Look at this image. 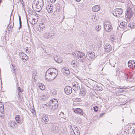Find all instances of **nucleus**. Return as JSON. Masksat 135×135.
Segmentation results:
<instances>
[{
  "instance_id": "nucleus-1",
  "label": "nucleus",
  "mask_w": 135,
  "mask_h": 135,
  "mask_svg": "<svg viewBox=\"0 0 135 135\" xmlns=\"http://www.w3.org/2000/svg\"><path fill=\"white\" fill-rule=\"evenodd\" d=\"M58 74V71L56 69L53 68H49L45 75V79L48 81H52L57 76Z\"/></svg>"
},
{
  "instance_id": "nucleus-2",
  "label": "nucleus",
  "mask_w": 135,
  "mask_h": 135,
  "mask_svg": "<svg viewBox=\"0 0 135 135\" xmlns=\"http://www.w3.org/2000/svg\"><path fill=\"white\" fill-rule=\"evenodd\" d=\"M58 105V102L55 99L51 100L48 103L43 104V107L46 109H50L54 110L57 108Z\"/></svg>"
},
{
  "instance_id": "nucleus-3",
  "label": "nucleus",
  "mask_w": 135,
  "mask_h": 135,
  "mask_svg": "<svg viewBox=\"0 0 135 135\" xmlns=\"http://www.w3.org/2000/svg\"><path fill=\"white\" fill-rule=\"evenodd\" d=\"M44 6L43 0H34L32 4V7L36 11H40Z\"/></svg>"
},
{
  "instance_id": "nucleus-4",
  "label": "nucleus",
  "mask_w": 135,
  "mask_h": 135,
  "mask_svg": "<svg viewBox=\"0 0 135 135\" xmlns=\"http://www.w3.org/2000/svg\"><path fill=\"white\" fill-rule=\"evenodd\" d=\"M77 55L80 62H83L86 59L85 54L82 52L78 51Z\"/></svg>"
},
{
  "instance_id": "nucleus-5",
  "label": "nucleus",
  "mask_w": 135,
  "mask_h": 135,
  "mask_svg": "<svg viewBox=\"0 0 135 135\" xmlns=\"http://www.w3.org/2000/svg\"><path fill=\"white\" fill-rule=\"evenodd\" d=\"M104 28L105 31L107 32H110L112 28L111 23L108 21L105 22L104 24Z\"/></svg>"
},
{
  "instance_id": "nucleus-6",
  "label": "nucleus",
  "mask_w": 135,
  "mask_h": 135,
  "mask_svg": "<svg viewBox=\"0 0 135 135\" xmlns=\"http://www.w3.org/2000/svg\"><path fill=\"white\" fill-rule=\"evenodd\" d=\"M55 33L52 32H46L44 34L43 36L45 38L51 39L55 38Z\"/></svg>"
},
{
  "instance_id": "nucleus-7",
  "label": "nucleus",
  "mask_w": 135,
  "mask_h": 135,
  "mask_svg": "<svg viewBox=\"0 0 135 135\" xmlns=\"http://www.w3.org/2000/svg\"><path fill=\"white\" fill-rule=\"evenodd\" d=\"M123 12V11L121 8H116L113 12V15L117 17H120Z\"/></svg>"
},
{
  "instance_id": "nucleus-8",
  "label": "nucleus",
  "mask_w": 135,
  "mask_h": 135,
  "mask_svg": "<svg viewBox=\"0 0 135 135\" xmlns=\"http://www.w3.org/2000/svg\"><path fill=\"white\" fill-rule=\"evenodd\" d=\"M86 57L87 59L89 60H93L95 58V53L90 52H88L87 53Z\"/></svg>"
},
{
  "instance_id": "nucleus-9",
  "label": "nucleus",
  "mask_w": 135,
  "mask_h": 135,
  "mask_svg": "<svg viewBox=\"0 0 135 135\" xmlns=\"http://www.w3.org/2000/svg\"><path fill=\"white\" fill-rule=\"evenodd\" d=\"M74 112L76 114H78L80 115H83L85 118L87 117L86 114L84 113L82 110L80 108H77L74 110Z\"/></svg>"
},
{
  "instance_id": "nucleus-10",
  "label": "nucleus",
  "mask_w": 135,
  "mask_h": 135,
  "mask_svg": "<svg viewBox=\"0 0 135 135\" xmlns=\"http://www.w3.org/2000/svg\"><path fill=\"white\" fill-rule=\"evenodd\" d=\"M18 125L15 122L12 121H10L8 123V126L10 128L13 129L17 128Z\"/></svg>"
},
{
  "instance_id": "nucleus-11",
  "label": "nucleus",
  "mask_w": 135,
  "mask_h": 135,
  "mask_svg": "<svg viewBox=\"0 0 135 135\" xmlns=\"http://www.w3.org/2000/svg\"><path fill=\"white\" fill-rule=\"evenodd\" d=\"M19 55L20 58H21L23 62L26 61L28 59V56L22 52H20Z\"/></svg>"
},
{
  "instance_id": "nucleus-12",
  "label": "nucleus",
  "mask_w": 135,
  "mask_h": 135,
  "mask_svg": "<svg viewBox=\"0 0 135 135\" xmlns=\"http://www.w3.org/2000/svg\"><path fill=\"white\" fill-rule=\"evenodd\" d=\"M51 129L53 132L55 133H58L59 130V128L56 125L53 123H51Z\"/></svg>"
},
{
  "instance_id": "nucleus-13",
  "label": "nucleus",
  "mask_w": 135,
  "mask_h": 135,
  "mask_svg": "<svg viewBox=\"0 0 135 135\" xmlns=\"http://www.w3.org/2000/svg\"><path fill=\"white\" fill-rule=\"evenodd\" d=\"M73 89L75 91L79 90L80 89V86L78 83L76 81L72 83Z\"/></svg>"
},
{
  "instance_id": "nucleus-14",
  "label": "nucleus",
  "mask_w": 135,
  "mask_h": 135,
  "mask_svg": "<svg viewBox=\"0 0 135 135\" xmlns=\"http://www.w3.org/2000/svg\"><path fill=\"white\" fill-rule=\"evenodd\" d=\"M104 47L105 51L109 52L112 50V47L108 43H105L104 45Z\"/></svg>"
},
{
  "instance_id": "nucleus-15",
  "label": "nucleus",
  "mask_w": 135,
  "mask_h": 135,
  "mask_svg": "<svg viewBox=\"0 0 135 135\" xmlns=\"http://www.w3.org/2000/svg\"><path fill=\"white\" fill-rule=\"evenodd\" d=\"M65 93L67 95H69L71 94L72 91V89L71 87L67 86H66L64 89Z\"/></svg>"
},
{
  "instance_id": "nucleus-16",
  "label": "nucleus",
  "mask_w": 135,
  "mask_h": 135,
  "mask_svg": "<svg viewBox=\"0 0 135 135\" xmlns=\"http://www.w3.org/2000/svg\"><path fill=\"white\" fill-rule=\"evenodd\" d=\"M61 71L65 75L68 76L70 73V71L69 69L65 67H64L62 69Z\"/></svg>"
},
{
  "instance_id": "nucleus-17",
  "label": "nucleus",
  "mask_w": 135,
  "mask_h": 135,
  "mask_svg": "<svg viewBox=\"0 0 135 135\" xmlns=\"http://www.w3.org/2000/svg\"><path fill=\"white\" fill-rule=\"evenodd\" d=\"M46 9L49 13H51L53 11V8L52 4H49L47 6Z\"/></svg>"
},
{
  "instance_id": "nucleus-18",
  "label": "nucleus",
  "mask_w": 135,
  "mask_h": 135,
  "mask_svg": "<svg viewBox=\"0 0 135 135\" xmlns=\"http://www.w3.org/2000/svg\"><path fill=\"white\" fill-rule=\"evenodd\" d=\"M119 26L123 28V29H124L125 31L129 30L128 28L126 29L127 27V23L126 22H123L121 23Z\"/></svg>"
},
{
  "instance_id": "nucleus-19",
  "label": "nucleus",
  "mask_w": 135,
  "mask_h": 135,
  "mask_svg": "<svg viewBox=\"0 0 135 135\" xmlns=\"http://www.w3.org/2000/svg\"><path fill=\"white\" fill-rule=\"evenodd\" d=\"M133 13L132 11L131 8H129L128 9V11L126 13V15L128 18H130L132 16Z\"/></svg>"
},
{
  "instance_id": "nucleus-20",
  "label": "nucleus",
  "mask_w": 135,
  "mask_h": 135,
  "mask_svg": "<svg viewBox=\"0 0 135 135\" xmlns=\"http://www.w3.org/2000/svg\"><path fill=\"white\" fill-rule=\"evenodd\" d=\"M42 119L44 121V123L46 124L49 121L48 116L45 114L43 115L42 116Z\"/></svg>"
},
{
  "instance_id": "nucleus-21",
  "label": "nucleus",
  "mask_w": 135,
  "mask_h": 135,
  "mask_svg": "<svg viewBox=\"0 0 135 135\" xmlns=\"http://www.w3.org/2000/svg\"><path fill=\"white\" fill-rule=\"evenodd\" d=\"M92 9L94 12H98L100 9V6L98 5H95L92 7Z\"/></svg>"
},
{
  "instance_id": "nucleus-22",
  "label": "nucleus",
  "mask_w": 135,
  "mask_h": 135,
  "mask_svg": "<svg viewBox=\"0 0 135 135\" xmlns=\"http://www.w3.org/2000/svg\"><path fill=\"white\" fill-rule=\"evenodd\" d=\"M4 107L3 105L2 104V103L0 102V112L1 114H3L4 112Z\"/></svg>"
},
{
  "instance_id": "nucleus-23",
  "label": "nucleus",
  "mask_w": 135,
  "mask_h": 135,
  "mask_svg": "<svg viewBox=\"0 0 135 135\" xmlns=\"http://www.w3.org/2000/svg\"><path fill=\"white\" fill-rule=\"evenodd\" d=\"M71 135H80L79 131L78 130H76L75 132L73 130L71 132Z\"/></svg>"
},
{
  "instance_id": "nucleus-24",
  "label": "nucleus",
  "mask_w": 135,
  "mask_h": 135,
  "mask_svg": "<svg viewBox=\"0 0 135 135\" xmlns=\"http://www.w3.org/2000/svg\"><path fill=\"white\" fill-rule=\"evenodd\" d=\"M15 119L17 123H20L21 121V119L20 118V115H16L15 117Z\"/></svg>"
},
{
  "instance_id": "nucleus-25",
  "label": "nucleus",
  "mask_w": 135,
  "mask_h": 135,
  "mask_svg": "<svg viewBox=\"0 0 135 135\" xmlns=\"http://www.w3.org/2000/svg\"><path fill=\"white\" fill-rule=\"evenodd\" d=\"M54 59L56 62L58 63H60L62 61L61 59L58 58L57 56L54 57Z\"/></svg>"
},
{
  "instance_id": "nucleus-26",
  "label": "nucleus",
  "mask_w": 135,
  "mask_h": 135,
  "mask_svg": "<svg viewBox=\"0 0 135 135\" xmlns=\"http://www.w3.org/2000/svg\"><path fill=\"white\" fill-rule=\"evenodd\" d=\"M86 90H85L82 89V90H81L80 91V94L81 96H84L86 93Z\"/></svg>"
},
{
  "instance_id": "nucleus-27",
  "label": "nucleus",
  "mask_w": 135,
  "mask_h": 135,
  "mask_svg": "<svg viewBox=\"0 0 135 135\" xmlns=\"http://www.w3.org/2000/svg\"><path fill=\"white\" fill-rule=\"evenodd\" d=\"M76 62H77L75 61H72L71 62V64L73 67L76 68L77 67V65L76 64Z\"/></svg>"
},
{
  "instance_id": "nucleus-28",
  "label": "nucleus",
  "mask_w": 135,
  "mask_h": 135,
  "mask_svg": "<svg viewBox=\"0 0 135 135\" xmlns=\"http://www.w3.org/2000/svg\"><path fill=\"white\" fill-rule=\"evenodd\" d=\"M11 68L13 72L15 73V72L16 71L15 66L12 64L11 65Z\"/></svg>"
},
{
  "instance_id": "nucleus-29",
  "label": "nucleus",
  "mask_w": 135,
  "mask_h": 135,
  "mask_svg": "<svg viewBox=\"0 0 135 135\" xmlns=\"http://www.w3.org/2000/svg\"><path fill=\"white\" fill-rule=\"evenodd\" d=\"M13 25H14L13 23ZM13 26H12V25H10L9 26L8 28L7 32H10V31H12V29L13 28Z\"/></svg>"
},
{
  "instance_id": "nucleus-30",
  "label": "nucleus",
  "mask_w": 135,
  "mask_h": 135,
  "mask_svg": "<svg viewBox=\"0 0 135 135\" xmlns=\"http://www.w3.org/2000/svg\"><path fill=\"white\" fill-rule=\"evenodd\" d=\"M44 25V24H42L41 25H39L40 26L39 27V28H40H40H39L38 29V31L41 32V31L42 30V29H43L45 27L44 26H42V25Z\"/></svg>"
},
{
  "instance_id": "nucleus-31",
  "label": "nucleus",
  "mask_w": 135,
  "mask_h": 135,
  "mask_svg": "<svg viewBox=\"0 0 135 135\" xmlns=\"http://www.w3.org/2000/svg\"><path fill=\"white\" fill-rule=\"evenodd\" d=\"M39 87L40 89L42 90H44L45 89V86L42 83L40 84Z\"/></svg>"
},
{
  "instance_id": "nucleus-32",
  "label": "nucleus",
  "mask_w": 135,
  "mask_h": 135,
  "mask_svg": "<svg viewBox=\"0 0 135 135\" xmlns=\"http://www.w3.org/2000/svg\"><path fill=\"white\" fill-rule=\"evenodd\" d=\"M18 95L19 96H20V93L22 91L21 88L20 87H18L17 88Z\"/></svg>"
},
{
  "instance_id": "nucleus-33",
  "label": "nucleus",
  "mask_w": 135,
  "mask_h": 135,
  "mask_svg": "<svg viewBox=\"0 0 135 135\" xmlns=\"http://www.w3.org/2000/svg\"><path fill=\"white\" fill-rule=\"evenodd\" d=\"M101 26L99 25H97L95 27V29L97 31H99L100 29H101Z\"/></svg>"
},
{
  "instance_id": "nucleus-34",
  "label": "nucleus",
  "mask_w": 135,
  "mask_h": 135,
  "mask_svg": "<svg viewBox=\"0 0 135 135\" xmlns=\"http://www.w3.org/2000/svg\"><path fill=\"white\" fill-rule=\"evenodd\" d=\"M51 93L53 95H56L57 94L56 91L55 90H52L51 91Z\"/></svg>"
},
{
  "instance_id": "nucleus-35",
  "label": "nucleus",
  "mask_w": 135,
  "mask_h": 135,
  "mask_svg": "<svg viewBox=\"0 0 135 135\" xmlns=\"http://www.w3.org/2000/svg\"><path fill=\"white\" fill-rule=\"evenodd\" d=\"M115 39V37H114V36H111L110 37V40L112 42H113L114 40Z\"/></svg>"
},
{
  "instance_id": "nucleus-36",
  "label": "nucleus",
  "mask_w": 135,
  "mask_h": 135,
  "mask_svg": "<svg viewBox=\"0 0 135 135\" xmlns=\"http://www.w3.org/2000/svg\"><path fill=\"white\" fill-rule=\"evenodd\" d=\"M36 19L35 18H32V20L31 21V23L32 24H35L36 22V21H35Z\"/></svg>"
},
{
  "instance_id": "nucleus-37",
  "label": "nucleus",
  "mask_w": 135,
  "mask_h": 135,
  "mask_svg": "<svg viewBox=\"0 0 135 135\" xmlns=\"http://www.w3.org/2000/svg\"><path fill=\"white\" fill-rule=\"evenodd\" d=\"M134 26L131 24H129L128 25V27H130V28H134Z\"/></svg>"
},
{
  "instance_id": "nucleus-38",
  "label": "nucleus",
  "mask_w": 135,
  "mask_h": 135,
  "mask_svg": "<svg viewBox=\"0 0 135 135\" xmlns=\"http://www.w3.org/2000/svg\"><path fill=\"white\" fill-rule=\"evenodd\" d=\"M26 48L27 49H26V53L28 54H30V52H31L30 50L28 49V47H27Z\"/></svg>"
},
{
  "instance_id": "nucleus-39",
  "label": "nucleus",
  "mask_w": 135,
  "mask_h": 135,
  "mask_svg": "<svg viewBox=\"0 0 135 135\" xmlns=\"http://www.w3.org/2000/svg\"><path fill=\"white\" fill-rule=\"evenodd\" d=\"M98 107H97V106L94 107H93L94 110L95 111L97 112L98 111Z\"/></svg>"
},
{
  "instance_id": "nucleus-40",
  "label": "nucleus",
  "mask_w": 135,
  "mask_h": 135,
  "mask_svg": "<svg viewBox=\"0 0 135 135\" xmlns=\"http://www.w3.org/2000/svg\"><path fill=\"white\" fill-rule=\"evenodd\" d=\"M132 64L131 62V61H129L128 62V67H129L131 68V66H132Z\"/></svg>"
},
{
  "instance_id": "nucleus-41",
  "label": "nucleus",
  "mask_w": 135,
  "mask_h": 135,
  "mask_svg": "<svg viewBox=\"0 0 135 135\" xmlns=\"http://www.w3.org/2000/svg\"><path fill=\"white\" fill-rule=\"evenodd\" d=\"M56 0H47V1L49 2H50L52 3H55Z\"/></svg>"
},
{
  "instance_id": "nucleus-42",
  "label": "nucleus",
  "mask_w": 135,
  "mask_h": 135,
  "mask_svg": "<svg viewBox=\"0 0 135 135\" xmlns=\"http://www.w3.org/2000/svg\"><path fill=\"white\" fill-rule=\"evenodd\" d=\"M131 68H132V69H134L135 68V62L132 65V66H131Z\"/></svg>"
},
{
  "instance_id": "nucleus-43",
  "label": "nucleus",
  "mask_w": 135,
  "mask_h": 135,
  "mask_svg": "<svg viewBox=\"0 0 135 135\" xmlns=\"http://www.w3.org/2000/svg\"><path fill=\"white\" fill-rule=\"evenodd\" d=\"M19 24H20V27L19 28V29H20V28L22 27V22L21 21H19Z\"/></svg>"
},
{
  "instance_id": "nucleus-44",
  "label": "nucleus",
  "mask_w": 135,
  "mask_h": 135,
  "mask_svg": "<svg viewBox=\"0 0 135 135\" xmlns=\"http://www.w3.org/2000/svg\"><path fill=\"white\" fill-rule=\"evenodd\" d=\"M128 79V76L127 74V75H125V79H125L126 80H127V79Z\"/></svg>"
},
{
  "instance_id": "nucleus-45",
  "label": "nucleus",
  "mask_w": 135,
  "mask_h": 135,
  "mask_svg": "<svg viewBox=\"0 0 135 135\" xmlns=\"http://www.w3.org/2000/svg\"><path fill=\"white\" fill-rule=\"evenodd\" d=\"M132 133L133 134H135V128H134L133 129Z\"/></svg>"
},
{
  "instance_id": "nucleus-46",
  "label": "nucleus",
  "mask_w": 135,
  "mask_h": 135,
  "mask_svg": "<svg viewBox=\"0 0 135 135\" xmlns=\"http://www.w3.org/2000/svg\"><path fill=\"white\" fill-rule=\"evenodd\" d=\"M32 112L34 115L36 114V113L34 110H32Z\"/></svg>"
},
{
  "instance_id": "nucleus-47",
  "label": "nucleus",
  "mask_w": 135,
  "mask_h": 135,
  "mask_svg": "<svg viewBox=\"0 0 135 135\" xmlns=\"http://www.w3.org/2000/svg\"><path fill=\"white\" fill-rule=\"evenodd\" d=\"M75 100L78 101H81V99L80 98H76Z\"/></svg>"
},
{
  "instance_id": "nucleus-48",
  "label": "nucleus",
  "mask_w": 135,
  "mask_h": 135,
  "mask_svg": "<svg viewBox=\"0 0 135 135\" xmlns=\"http://www.w3.org/2000/svg\"><path fill=\"white\" fill-rule=\"evenodd\" d=\"M130 61H131V63L132 65L133 64H134V62H135L134 61H132V60H130Z\"/></svg>"
},
{
  "instance_id": "nucleus-49",
  "label": "nucleus",
  "mask_w": 135,
  "mask_h": 135,
  "mask_svg": "<svg viewBox=\"0 0 135 135\" xmlns=\"http://www.w3.org/2000/svg\"><path fill=\"white\" fill-rule=\"evenodd\" d=\"M19 21H21V17H20V16H19Z\"/></svg>"
},
{
  "instance_id": "nucleus-50",
  "label": "nucleus",
  "mask_w": 135,
  "mask_h": 135,
  "mask_svg": "<svg viewBox=\"0 0 135 135\" xmlns=\"http://www.w3.org/2000/svg\"><path fill=\"white\" fill-rule=\"evenodd\" d=\"M19 21H21V17H20V16H19Z\"/></svg>"
},
{
  "instance_id": "nucleus-51",
  "label": "nucleus",
  "mask_w": 135,
  "mask_h": 135,
  "mask_svg": "<svg viewBox=\"0 0 135 135\" xmlns=\"http://www.w3.org/2000/svg\"><path fill=\"white\" fill-rule=\"evenodd\" d=\"M54 115H49V117H53V118H54Z\"/></svg>"
},
{
  "instance_id": "nucleus-52",
  "label": "nucleus",
  "mask_w": 135,
  "mask_h": 135,
  "mask_svg": "<svg viewBox=\"0 0 135 135\" xmlns=\"http://www.w3.org/2000/svg\"><path fill=\"white\" fill-rule=\"evenodd\" d=\"M103 114H100V117H101L103 115Z\"/></svg>"
},
{
  "instance_id": "nucleus-53",
  "label": "nucleus",
  "mask_w": 135,
  "mask_h": 135,
  "mask_svg": "<svg viewBox=\"0 0 135 135\" xmlns=\"http://www.w3.org/2000/svg\"><path fill=\"white\" fill-rule=\"evenodd\" d=\"M128 79H131V77L130 76H128Z\"/></svg>"
},
{
  "instance_id": "nucleus-54",
  "label": "nucleus",
  "mask_w": 135,
  "mask_h": 135,
  "mask_svg": "<svg viewBox=\"0 0 135 135\" xmlns=\"http://www.w3.org/2000/svg\"><path fill=\"white\" fill-rule=\"evenodd\" d=\"M20 1V2H23V0H19Z\"/></svg>"
},
{
  "instance_id": "nucleus-55",
  "label": "nucleus",
  "mask_w": 135,
  "mask_h": 135,
  "mask_svg": "<svg viewBox=\"0 0 135 135\" xmlns=\"http://www.w3.org/2000/svg\"><path fill=\"white\" fill-rule=\"evenodd\" d=\"M2 114H1V112H0V117L2 116Z\"/></svg>"
},
{
  "instance_id": "nucleus-56",
  "label": "nucleus",
  "mask_w": 135,
  "mask_h": 135,
  "mask_svg": "<svg viewBox=\"0 0 135 135\" xmlns=\"http://www.w3.org/2000/svg\"><path fill=\"white\" fill-rule=\"evenodd\" d=\"M2 1V0H0V4L1 3Z\"/></svg>"
},
{
  "instance_id": "nucleus-57",
  "label": "nucleus",
  "mask_w": 135,
  "mask_h": 135,
  "mask_svg": "<svg viewBox=\"0 0 135 135\" xmlns=\"http://www.w3.org/2000/svg\"><path fill=\"white\" fill-rule=\"evenodd\" d=\"M32 14H31V13H30V14L31 15H32Z\"/></svg>"
},
{
  "instance_id": "nucleus-58",
  "label": "nucleus",
  "mask_w": 135,
  "mask_h": 135,
  "mask_svg": "<svg viewBox=\"0 0 135 135\" xmlns=\"http://www.w3.org/2000/svg\"><path fill=\"white\" fill-rule=\"evenodd\" d=\"M44 95H43V97H44Z\"/></svg>"
}]
</instances>
